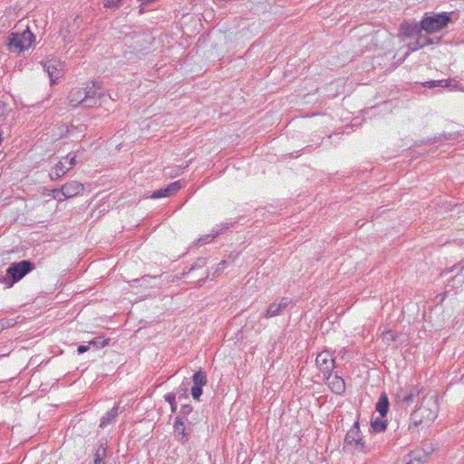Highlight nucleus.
<instances>
[{"label": "nucleus", "mask_w": 464, "mask_h": 464, "mask_svg": "<svg viewBox=\"0 0 464 464\" xmlns=\"http://www.w3.org/2000/svg\"><path fill=\"white\" fill-rule=\"evenodd\" d=\"M104 96L102 86L92 82L85 88H72L68 94V102L72 107L92 108L100 105Z\"/></svg>", "instance_id": "f257e3e1"}, {"label": "nucleus", "mask_w": 464, "mask_h": 464, "mask_svg": "<svg viewBox=\"0 0 464 464\" xmlns=\"http://www.w3.org/2000/svg\"><path fill=\"white\" fill-rule=\"evenodd\" d=\"M438 412L437 396L435 394L427 395L423 398L420 407L412 412L411 420L415 426H418L423 422L433 421L437 418Z\"/></svg>", "instance_id": "f03ea898"}, {"label": "nucleus", "mask_w": 464, "mask_h": 464, "mask_svg": "<svg viewBox=\"0 0 464 464\" xmlns=\"http://www.w3.org/2000/svg\"><path fill=\"white\" fill-rule=\"evenodd\" d=\"M34 41V35L26 28L22 33H11L7 39V47L12 53H21L27 50Z\"/></svg>", "instance_id": "7ed1b4c3"}, {"label": "nucleus", "mask_w": 464, "mask_h": 464, "mask_svg": "<svg viewBox=\"0 0 464 464\" xmlns=\"http://www.w3.org/2000/svg\"><path fill=\"white\" fill-rule=\"evenodd\" d=\"M451 22V17L447 13L436 14L433 15H426L420 21L422 31L427 34H434L446 28Z\"/></svg>", "instance_id": "20e7f679"}, {"label": "nucleus", "mask_w": 464, "mask_h": 464, "mask_svg": "<svg viewBox=\"0 0 464 464\" xmlns=\"http://www.w3.org/2000/svg\"><path fill=\"white\" fill-rule=\"evenodd\" d=\"M344 444L346 447H352L354 450L367 452L368 449L365 442L362 438L359 422L355 421L353 427L348 430L344 438Z\"/></svg>", "instance_id": "39448f33"}, {"label": "nucleus", "mask_w": 464, "mask_h": 464, "mask_svg": "<svg viewBox=\"0 0 464 464\" xmlns=\"http://www.w3.org/2000/svg\"><path fill=\"white\" fill-rule=\"evenodd\" d=\"M34 264L29 260L13 263L6 270V275L12 278L10 285L22 279L25 275L34 270Z\"/></svg>", "instance_id": "423d86ee"}, {"label": "nucleus", "mask_w": 464, "mask_h": 464, "mask_svg": "<svg viewBox=\"0 0 464 464\" xmlns=\"http://www.w3.org/2000/svg\"><path fill=\"white\" fill-rule=\"evenodd\" d=\"M421 392L422 388L420 387L419 384L405 385L397 391L395 395L396 401L398 403L411 405L412 402H414L415 398H417Z\"/></svg>", "instance_id": "0eeeda50"}, {"label": "nucleus", "mask_w": 464, "mask_h": 464, "mask_svg": "<svg viewBox=\"0 0 464 464\" xmlns=\"http://www.w3.org/2000/svg\"><path fill=\"white\" fill-rule=\"evenodd\" d=\"M42 65L48 73L51 83L54 84L63 74V64L60 60L53 58L42 63Z\"/></svg>", "instance_id": "6e6552de"}, {"label": "nucleus", "mask_w": 464, "mask_h": 464, "mask_svg": "<svg viewBox=\"0 0 464 464\" xmlns=\"http://www.w3.org/2000/svg\"><path fill=\"white\" fill-rule=\"evenodd\" d=\"M315 363L324 375L331 373L335 367L334 359L332 353L328 351H323L318 353L315 359Z\"/></svg>", "instance_id": "1a4fd4ad"}, {"label": "nucleus", "mask_w": 464, "mask_h": 464, "mask_svg": "<svg viewBox=\"0 0 464 464\" xmlns=\"http://www.w3.org/2000/svg\"><path fill=\"white\" fill-rule=\"evenodd\" d=\"M83 184L76 180L67 182L62 187V195L65 198H70L81 194L83 191Z\"/></svg>", "instance_id": "9d476101"}, {"label": "nucleus", "mask_w": 464, "mask_h": 464, "mask_svg": "<svg viewBox=\"0 0 464 464\" xmlns=\"http://www.w3.org/2000/svg\"><path fill=\"white\" fill-rule=\"evenodd\" d=\"M289 304V301L287 298H282L281 301L277 303H272L269 304L267 309L264 312L262 316L266 319L275 317L276 315H279L283 310H285Z\"/></svg>", "instance_id": "9b49d317"}, {"label": "nucleus", "mask_w": 464, "mask_h": 464, "mask_svg": "<svg viewBox=\"0 0 464 464\" xmlns=\"http://www.w3.org/2000/svg\"><path fill=\"white\" fill-rule=\"evenodd\" d=\"M325 376L326 382L330 389L336 394H341L345 390V382L343 379L336 374L328 373Z\"/></svg>", "instance_id": "f8f14e48"}, {"label": "nucleus", "mask_w": 464, "mask_h": 464, "mask_svg": "<svg viewBox=\"0 0 464 464\" xmlns=\"http://www.w3.org/2000/svg\"><path fill=\"white\" fill-rule=\"evenodd\" d=\"M181 188L180 181H175L168 185L164 188H160L153 192L151 195V198H160L164 197H169L171 195H174L177 193Z\"/></svg>", "instance_id": "ddd939ff"}, {"label": "nucleus", "mask_w": 464, "mask_h": 464, "mask_svg": "<svg viewBox=\"0 0 464 464\" xmlns=\"http://www.w3.org/2000/svg\"><path fill=\"white\" fill-rule=\"evenodd\" d=\"M400 34L406 37H411L417 35L422 31L420 23H408L404 22L400 25Z\"/></svg>", "instance_id": "4468645a"}, {"label": "nucleus", "mask_w": 464, "mask_h": 464, "mask_svg": "<svg viewBox=\"0 0 464 464\" xmlns=\"http://www.w3.org/2000/svg\"><path fill=\"white\" fill-rule=\"evenodd\" d=\"M459 82L455 79H446V80H439V81H429L423 83V86L426 88H451L458 89Z\"/></svg>", "instance_id": "2eb2a0df"}, {"label": "nucleus", "mask_w": 464, "mask_h": 464, "mask_svg": "<svg viewBox=\"0 0 464 464\" xmlns=\"http://www.w3.org/2000/svg\"><path fill=\"white\" fill-rule=\"evenodd\" d=\"M174 432H175V438L179 441H180L182 443H186L188 440L189 435L186 431L185 424L179 416L176 418V420L174 423Z\"/></svg>", "instance_id": "dca6fc26"}, {"label": "nucleus", "mask_w": 464, "mask_h": 464, "mask_svg": "<svg viewBox=\"0 0 464 464\" xmlns=\"http://www.w3.org/2000/svg\"><path fill=\"white\" fill-rule=\"evenodd\" d=\"M70 169H71L63 159L53 168H52L49 173L50 179L52 180H56L64 176Z\"/></svg>", "instance_id": "f3484780"}, {"label": "nucleus", "mask_w": 464, "mask_h": 464, "mask_svg": "<svg viewBox=\"0 0 464 464\" xmlns=\"http://www.w3.org/2000/svg\"><path fill=\"white\" fill-rule=\"evenodd\" d=\"M426 454L420 450L411 452L406 457L405 464H423L426 461Z\"/></svg>", "instance_id": "a211bd4d"}, {"label": "nucleus", "mask_w": 464, "mask_h": 464, "mask_svg": "<svg viewBox=\"0 0 464 464\" xmlns=\"http://www.w3.org/2000/svg\"><path fill=\"white\" fill-rule=\"evenodd\" d=\"M376 411L384 417L389 411V400L386 393H382L375 407Z\"/></svg>", "instance_id": "6ab92c4d"}, {"label": "nucleus", "mask_w": 464, "mask_h": 464, "mask_svg": "<svg viewBox=\"0 0 464 464\" xmlns=\"http://www.w3.org/2000/svg\"><path fill=\"white\" fill-rule=\"evenodd\" d=\"M440 39H441L440 37H437V38L428 37L426 35H423L420 32V34H417L416 41L419 43V46H420L422 48L429 44H438L440 41Z\"/></svg>", "instance_id": "aec40b11"}, {"label": "nucleus", "mask_w": 464, "mask_h": 464, "mask_svg": "<svg viewBox=\"0 0 464 464\" xmlns=\"http://www.w3.org/2000/svg\"><path fill=\"white\" fill-rule=\"evenodd\" d=\"M192 381L194 386L203 387L207 384L208 379L204 372L198 371L194 373Z\"/></svg>", "instance_id": "412c9836"}, {"label": "nucleus", "mask_w": 464, "mask_h": 464, "mask_svg": "<svg viewBox=\"0 0 464 464\" xmlns=\"http://www.w3.org/2000/svg\"><path fill=\"white\" fill-rule=\"evenodd\" d=\"M118 415V408L114 407L110 411H108L101 420V427H105L109 423H111Z\"/></svg>", "instance_id": "4be33fe9"}, {"label": "nucleus", "mask_w": 464, "mask_h": 464, "mask_svg": "<svg viewBox=\"0 0 464 464\" xmlns=\"http://www.w3.org/2000/svg\"><path fill=\"white\" fill-rule=\"evenodd\" d=\"M107 447L104 444H101L94 454L93 464H106L103 461V458L106 456Z\"/></svg>", "instance_id": "5701e85b"}, {"label": "nucleus", "mask_w": 464, "mask_h": 464, "mask_svg": "<svg viewBox=\"0 0 464 464\" xmlns=\"http://www.w3.org/2000/svg\"><path fill=\"white\" fill-rule=\"evenodd\" d=\"M450 271H457V274L454 276L453 281L458 285H461L464 282V275H462V272L464 271V266L459 267V265H457L454 266Z\"/></svg>", "instance_id": "b1692460"}, {"label": "nucleus", "mask_w": 464, "mask_h": 464, "mask_svg": "<svg viewBox=\"0 0 464 464\" xmlns=\"http://www.w3.org/2000/svg\"><path fill=\"white\" fill-rule=\"evenodd\" d=\"M387 424L386 421L383 420H374L372 421V429L375 432H380L385 430Z\"/></svg>", "instance_id": "393cba45"}, {"label": "nucleus", "mask_w": 464, "mask_h": 464, "mask_svg": "<svg viewBox=\"0 0 464 464\" xmlns=\"http://www.w3.org/2000/svg\"><path fill=\"white\" fill-rule=\"evenodd\" d=\"M164 398L165 401L169 403L171 411L175 412L177 411L176 394L173 392H169L164 396Z\"/></svg>", "instance_id": "a878e982"}, {"label": "nucleus", "mask_w": 464, "mask_h": 464, "mask_svg": "<svg viewBox=\"0 0 464 464\" xmlns=\"http://www.w3.org/2000/svg\"><path fill=\"white\" fill-rule=\"evenodd\" d=\"M109 343V339H103L102 337L93 338L89 342L90 345L95 346L97 348L104 347Z\"/></svg>", "instance_id": "bb28decb"}, {"label": "nucleus", "mask_w": 464, "mask_h": 464, "mask_svg": "<svg viewBox=\"0 0 464 464\" xmlns=\"http://www.w3.org/2000/svg\"><path fill=\"white\" fill-rule=\"evenodd\" d=\"M123 0H104L103 5L105 8H119Z\"/></svg>", "instance_id": "cd10ccee"}, {"label": "nucleus", "mask_w": 464, "mask_h": 464, "mask_svg": "<svg viewBox=\"0 0 464 464\" xmlns=\"http://www.w3.org/2000/svg\"><path fill=\"white\" fill-rule=\"evenodd\" d=\"M382 339L385 343L391 344L392 342H394L396 340V336L393 334L392 331H386L383 333Z\"/></svg>", "instance_id": "c85d7f7f"}, {"label": "nucleus", "mask_w": 464, "mask_h": 464, "mask_svg": "<svg viewBox=\"0 0 464 464\" xmlns=\"http://www.w3.org/2000/svg\"><path fill=\"white\" fill-rule=\"evenodd\" d=\"M63 159L70 169L76 165V156L72 155V153H69L66 157Z\"/></svg>", "instance_id": "c756f323"}, {"label": "nucleus", "mask_w": 464, "mask_h": 464, "mask_svg": "<svg viewBox=\"0 0 464 464\" xmlns=\"http://www.w3.org/2000/svg\"><path fill=\"white\" fill-rule=\"evenodd\" d=\"M191 395L195 400L198 401L202 395V387L193 385L191 388Z\"/></svg>", "instance_id": "7c9ffc66"}, {"label": "nucleus", "mask_w": 464, "mask_h": 464, "mask_svg": "<svg viewBox=\"0 0 464 464\" xmlns=\"http://www.w3.org/2000/svg\"><path fill=\"white\" fill-rule=\"evenodd\" d=\"M8 111V106L7 104L0 100V118L5 116V114Z\"/></svg>", "instance_id": "2f4dec72"}, {"label": "nucleus", "mask_w": 464, "mask_h": 464, "mask_svg": "<svg viewBox=\"0 0 464 464\" xmlns=\"http://www.w3.org/2000/svg\"><path fill=\"white\" fill-rule=\"evenodd\" d=\"M53 198L54 199H57L58 201H62L63 200V198H65L64 197H63L62 195V188L60 189H53Z\"/></svg>", "instance_id": "473e14b6"}, {"label": "nucleus", "mask_w": 464, "mask_h": 464, "mask_svg": "<svg viewBox=\"0 0 464 464\" xmlns=\"http://www.w3.org/2000/svg\"><path fill=\"white\" fill-rule=\"evenodd\" d=\"M421 47L419 46V43L417 41L415 42H411V43H409L408 44V50L409 52H415L419 49H420Z\"/></svg>", "instance_id": "72a5a7b5"}, {"label": "nucleus", "mask_w": 464, "mask_h": 464, "mask_svg": "<svg viewBox=\"0 0 464 464\" xmlns=\"http://www.w3.org/2000/svg\"><path fill=\"white\" fill-rule=\"evenodd\" d=\"M12 325L9 320L7 319H2L0 320V332L3 330L9 328Z\"/></svg>", "instance_id": "f704fd0d"}, {"label": "nucleus", "mask_w": 464, "mask_h": 464, "mask_svg": "<svg viewBox=\"0 0 464 464\" xmlns=\"http://www.w3.org/2000/svg\"><path fill=\"white\" fill-rule=\"evenodd\" d=\"M192 411V407L188 404H186V405H183L182 408H181V414H183L184 416L185 415H188V413H190Z\"/></svg>", "instance_id": "c9c22d12"}, {"label": "nucleus", "mask_w": 464, "mask_h": 464, "mask_svg": "<svg viewBox=\"0 0 464 464\" xmlns=\"http://www.w3.org/2000/svg\"><path fill=\"white\" fill-rule=\"evenodd\" d=\"M77 350H78L79 353H85V352H87L89 350V346H87V345H79Z\"/></svg>", "instance_id": "e433bc0d"}, {"label": "nucleus", "mask_w": 464, "mask_h": 464, "mask_svg": "<svg viewBox=\"0 0 464 464\" xmlns=\"http://www.w3.org/2000/svg\"><path fill=\"white\" fill-rule=\"evenodd\" d=\"M210 237H211L209 235H207L206 238H201L199 239V241L208 242L210 239Z\"/></svg>", "instance_id": "4c0bfd02"}, {"label": "nucleus", "mask_w": 464, "mask_h": 464, "mask_svg": "<svg viewBox=\"0 0 464 464\" xmlns=\"http://www.w3.org/2000/svg\"><path fill=\"white\" fill-rule=\"evenodd\" d=\"M179 398L180 397H187V394H186V390L183 391L182 393H180V395L179 396Z\"/></svg>", "instance_id": "58836bf2"}]
</instances>
